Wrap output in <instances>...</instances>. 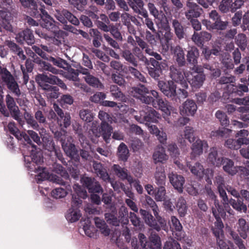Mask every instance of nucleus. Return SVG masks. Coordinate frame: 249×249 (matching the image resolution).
<instances>
[{"label":"nucleus","mask_w":249,"mask_h":249,"mask_svg":"<svg viewBox=\"0 0 249 249\" xmlns=\"http://www.w3.org/2000/svg\"><path fill=\"white\" fill-rule=\"evenodd\" d=\"M190 71L184 74L185 77L193 88H200L205 80V75L203 73V68L196 65L195 63H190Z\"/></svg>","instance_id":"nucleus-1"},{"label":"nucleus","mask_w":249,"mask_h":249,"mask_svg":"<svg viewBox=\"0 0 249 249\" xmlns=\"http://www.w3.org/2000/svg\"><path fill=\"white\" fill-rule=\"evenodd\" d=\"M136 120L140 123L152 122L157 123L158 119L160 118V115L154 109L145 107L143 109L140 111V117H136Z\"/></svg>","instance_id":"nucleus-2"},{"label":"nucleus","mask_w":249,"mask_h":249,"mask_svg":"<svg viewBox=\"0 0 249 249\" xmlns=\"http://www.w3.org/2000/svg\"><path fill=\"white\" fill-rule=\"evenodd\" d=\"M82 200L76 196H73L71 201V208L67 212L66 214L67 220L71 223L78 221L81 217L82 214L78 208L81 205Z\"/></svg>","instance_id":"nucleus-3"},{"label":"nucleus","mask_w":249,"mask_h":249,"mask_svg":"<svg viewBox=\"0 0 249 249\" xmlns=\"http://www.w3.org/2000/svg\"><path fill=\"white\" fill-rule=\"evenodd\" d=\"M183 65V63H175L170 66V77L173 80L181 84L183 88H187L188 84L186 82L184 76L186 73H183L180 67Z\"/></svg>","instance_id":"nucleus-4"},{"label":"nucleus","mask_w":249,"mask_h":249,"mask_svg":"<svg viewBox=\"0 0 249 249\" xmlns=\"http://www.w3.org/2000/svg\"><path fill=\"white\" fill-rule=\"evenodd\" d=\"M54 16L64 25L67 24L68 21L75 26H78L80 24V21L78 18L67 9L56 10Z\"/></svg>","instance_id":"nucleus-5"},{"label":"nucleus","mask_w":249,"mask_h":249,"mask_svg":"<svg viewBox=\"0 0 249 249\" xmlns=\"http://www.w3.org/2000/svg\"><path fill=\"white\" fill-rule=\"evenodd\" d=\"M187 166L191 170V173L199 178H201L204 175H206V180L208 183H211V178L213 176V171L209 168L204 170L203 166L199 162H196L194 165L191 166L187 164Z\"/></svg>","instance_id":"nucleus-6"},{"label":"nucleus","mask_w":249,"mask_h":249,"mask_svg":"<svg viewBox=\"0 0 249 249\" xmlns=\"http://www.w3.org/2000/svg\"><path fill=\"white\" fill-rule=\"evenodd\" d=\"M130 93L132 96L140 99L142 103L150 104L152 97L146 95L149 93V90L144 86L140 84L138 87L132 88Z\"/></svg>","instance_id":"nucleus-7"},{"label":"nucleus","mask_w":249,"mask_h":249,"mask_svg":"<svg viewBox=\"0 0 249 249\" xmlns=\"http://www.w3.org/2000/svg\"><path fill=\"white\" fill-rule=\"evenodd\" d=\"M6 106L10 112L12 117L17 120L19 124L22 126L24 124V121L21 118L20 110L16 105L14 98L9 95L6 96Z\"/></svg>","instance_id":"nucleus-8"},{"label":"nucleus","mask_w":249,"mask_h":249,"mask_svg":"<svg viewBox=\"0 0 249 249\" xmlns=\"http://www.w3.org/2000/svg\"><path fill=\"white\" fill-rule=\"evenodd\" d=\"M36 172L38 173L36 179L39 181L50 179L53 182L60 185H65L67 184L60 177L53 174H50L44 168L38 167Z\"/></svg>","instance_id":"nucleus-9"},{"label":"nucleus","mask_w":249,"mask_h":249,"mask_svg":"<svg viewBox=\"0 0 249 249\" xmlns=\"http://www.w3.org/2000/svg\"><path fill=\"white\" fill-rule=\"evenodd\" d=\"M208 147V144L206 141L197 139L191 145V159L195 160L198 157L202 154L203 150L207 149Z\"/></svg>","instance_id":"nucleus-10"},{"label":"nucleus","mask_w":249,"mask_h":249,"mask_svg":"<svg viewBox=\"0 0 249 249\" xmlns=\"http://www.w3.org/2000/svg\"><path fill=\"white\" fill-rule=\"evenodd\" d=\"M158 85L161 91L167 97L174 98L177 96V87L173 81L167 82L159 81Z\"/></svg>","instance_id":"nucleus-11"},{"label":"nucleus","mask_w":249,"mask_h":249,"mask_svg":"<svg viewBox=\"0 0 249 249\" xmlns=\"http://www.w3.org/2000/svg\"><path fill=\"white\" fill-rule=\"evenodd\" d=\"M16 39L21 44L26 43L28 45H32L35 42V38L33 31L28 28L19 32L16 35Z\"/></svg>","instance_id":"nucleus-12"},{"label":"nucleus","mask_w":249,"mask_h":249,"mask_svg":"<svg viewBox=\"0 0 249 249\" xmlns=\"http://www.w3.org/2000/svg\"><path fill=\"white\" fill-rule=\"evenodd\" d=\"M40 86L45 90V93L48 99H56L58 97V88L56 86H52L48 82L40 80L38 75L36 78Z\"/></svg>","instance_id":"nucleus-13"},{"label":"nucleus","mask_w":249,"mask_h":249,"mask_svg":"<svg viewBox=\"0 0 249 249\" xmlns=\"http://www.w3.org/2000/svg\"><path fill=\"white\" fill-rule=\"evenodd\" d=\"M197 109L196 102L191 99H187L179 107L180 114L182 116H194Z\"/></svg>","instance_id":"nucleus-14"},{"label":"nucleus","mask_w":249,"mask_h":249,"mask_svg":"<svg viewBox=\"0 0 249 249\" xmlns=\"http://www.w3.org/2000/svg\"><path fill=\"white\" fill-rule=\"evenodd\" d=\"M149 75L155 79H158L167 67V63H145Z\"/></svg>","instance_id":"nucleus-15"},{"label":"nucleus","mask_w":249,"mask_h":249,"mask_svg":"<svg viewBox=\"0 0 249 249\" xmlns=\"http://www.w3.org/2000/svg\"><path fill=\"white\" fill-rule=\"evenodd\" d=\"M186 6L189 9L185 12V15L188 19L199 17L203 12L202 9L196 3L187 1Z\"/></svg>","instance_id":"nucleus-16"},{"label":"nucleus","mask_w":249,"mask_h":249,"mask_svg":"<svg viewBox=\"0 0 249 249\" xmlns=\"http://www.w3.org/2000/svg\"><path fill=\"white\" fill-rule=\"evenodd\" d=\"M211 38V34L206 31H202L199 33L195 32L192 39L197 46L202 48L204 43L210 40Z\"/></svg>","instance_id":"nucleus-17"},{"label":"nucleus","mask_w":249,"mask_h":249,"mask_svg":"<svg viewBox=\"0 0 249 249\" xmlns=\"http://www.w3.org/2000/svg\"><path fill=\"white\" fill-rule=\"evenodd\" d=\"M186 139L190 143L194 142L195 140L193 128L189 126L185 127L184 134H179L177 137L178 142L183 146L186 145Z\"/></svg>","instance_id":"nucleus-18"},{"label":"nucleus","mask_w":249,"mask_h":249,"mask_svg":"<svg viewBox=\"0 0 249 249\" xmlns=\"http://www.w3.org/2000/svg\"><path fill=\"white\" fill-rule=\"evenodd\" d=\"M46 130L44 128L40 129L39 134L42 139L44 148L49 151H53L55 149V145L51 136L47 134Z\"/></svg>","instance_id":"nucleus-19"},{"label":"nucleus","mask_w":249,"mask_h":249,"mask_svg":"<svg viewBox=\"0 0 249 249\" xmlns=\"http://www.w3.org/2000/svg\"><path fill=\"white\" fill-rule=\"evenodd\" d=\"M224 158V157L218 156L217 148L213 147L210 149L207 161L209 164L219 167L222 165Z\"/></svg>","instance_id":"nucleus-20"},{"label":"nucleus","mask_w":249,"mask_h":249,"mask_svg":"<svg viewBox=\"0 0 249 249\" xmlns=\"http://www.w3.org/2000/svg\"><path fill=\"white\" fill-rule=\"evenodd\" d=\"M129 6L133 11L142 17L147 16V10L144 8V2L142 0H128Z\"/></svg>","instance_id":"nucleus-21"},{"label":"nucleus","mask_w":249,"mask_h":249,"mask_svg":"<svg viewBox=\"0 0 249 249\" xmlns=\"http://www.w3.org/2000/svg\"><path fill=\"white\" fill-rule=\"evenodd\" d=\"M168 178L170 182L174 188L177 189L180 193L182 192L183 186L185 182L184 178L181 175H178L173 172L169 174Z\"/></svg>","instance_id":"nucleus-22"},{"label":"nucleus","mask_w":249,"mask_h":249,"mask_svg":"<svg viewBox=\"0 0 249 249\" xmlns=\"http://www.w3.org/2000/svg\"><path fill=\"white\" fill-rule=\"evenodd\" d=\"M147 8L150 14L159 20V23H160L162 25L167 24V20L166 17L162 12H159L153 3L151 2H148L147 3Z\"/></svg>","instance_id":"nucleus-23"},{"label":"nucleus","mask_w":249,"mask_h":249,"mask_svg":"<svg viewBox=\"0 0 249 249\" xmlns=\"http://www.w3.org/2000/svg\"><path fill=\"white\" fill-rule=\"evenodd\" d=\"M140 213L146 224L158 231H160V227L151 213L146 210L142 209L140 210Z\"/></svg>","instance_id":"nucleus-24"},{"label":"nucleus","mask_w":249,"mask_h":249,"mask_svg":"<svg viewBox=\"0 0 249 249\" xmlns=\"http://www.w3.org/2000/svg\"><path fill=\"white\" fill-rule=\"evenodd\" d=\"M222 164L223 170L229 175L233 176L238 173V166H234V163L231 160L224 158Z\"/></svg>","instance_id":"nucleus-25"},{"label":"nucleus","mask_w":249,"mask_h":249,"mask_svg":"<svg viewBox=\"0 0 249 249\" xmlns=\"http://www.w3.org/2000/svg\"><path fill=\"white\" fill-rule=\"evenodd\" d=\"M92 166L95 173L98 177L105 181L110 180L109 176L107 170L101 163L93 161Z\"/></svg>","instance_id":"nucleus-26"},{"label":"nucleus","mask_w":249,"mask_h":249,"mask_svg":"<svg viewBox=\"0 0 249 249\" xmlns=\"http://www.w3.org/2000/svg\"><path fill=\"white\" fill-rule=\"evenodd\" d=\"M39 80L48 82V83L52 85H57L60 88L64 89H67V86L66 84L60 79L58 78L55 76H51L50 77L44 74L38 75Z\"/></svg>","instance_id":"nucleus-27"},{"label":"nucleus","mask_w":249,"mask_h":249,"mask_svg":"<svg viewBox=\"0 0 249 249\" xmlns=\"http://www.w3.org/2000/svg\"><path fill=\"white\" fill-rule=\"evenodd\" d=\"M71 142H66L65 143L63 142L62 145H61L62 147L68 156L71 159L74 158L75 157L76 159L79 160V157L77 155V150L76 149L75 145L71 143Z\"/></svg>","instance_id":"nucleus-28"},{"label":"nucleus","mask_w":249,"mask_h":249,"mask_svg":"<svg viewBox=\"0 0 249 249\" xmlns=\"http://www.w3.org/2000/svg\"><path fill=\"white\" fill-rule=\"evenodd\" d=\"M6 45L10 50L21 60H25L26 59V55L24 53L22 49L16 43L12 41H7Z\"/></svg>","instance_id":"nucleus-29"},{"label":"nucleus","mask_w":249,"mask_h":249,"mask_svg":"<svg viewBox=\"0 0 249 249\" xmlns=\"http://www.w3.org/2000/svg\"><path fill=\"white\" fill-rule=\"evenodd\" d=\"M236 228L240 236L244 239H246L249 231V224H247L246 220L243 218H239L236 223Z\"/></svg>","instance_id":"nucleus-30"},{"label":"nucleus","mask_w":249,"mask_h":249,"mask_svg":"<svg viewBox=\"0 0 249 249\" xmlns=\"http://www.w3.org/2000/svg\"><path fill=\"white\" fill-rule=\"evenodd\" d=\"M150 105H151L154 108L160 109L166 114H170L168 102L164 100L161 97L159 99H158L157 100H154V99L152 97V101Z\"/></svg>","instance_id":"nucleus-31"},{"label":"nucleus","mask_w":249,"mask_h":249,"mask_svg":"<svg viewBox=\"0 0 249 249\" xmlns=\"http://www.w3.org/2000/svg\"><path fill=\"white\" fill-rule=\"evenodd\" d=\"M172 25L174 28L175 33L179 39H181L186 36L185 29L182 25L181 22L177 19L172 20Z\"/></svg>","instance_id":"nucleus-32"},{"label":"nucleus","mask_w":249,"mask_h":249,"mask_svg":"<svg viewBox=\"0 0 249 249\" xmlns=\"http://www.w3.org/2000/svg\"><path fill=\"white\" fill-rule=\"evenodd\" d=\"M101 135L107 143H108L110 140V136L112 132L113 128L108 123L102 122L100 124Z\"/></svg>","instance_id":"nucleus-33"},{"label":"nucleus","mask_w":249,"mask_h":249,"mask_svg":"<svg viewBox=\"0 0 249 249\" xmlns=\"http://www.w3.org/2000/svg\"><path fill=\"white\" fill-rule=\"evenodd\" d=\"M168 158V156L165 154L164 149L162 147L156 148L153 155V160L155 163H163L167 160Z\"/></svg>","instance_id":"nucleus-34"},{"label":"nucleus","mask_w":249,"mask_h":249,"mask_svg":"<svg viewBox=\"0 0 249 249\" xmlns=\"http://www.w3.org/2000/svg\"><path fill=\"white\" fill-rule=\"evenodd\" d=\"M225 88H227L229 94L235 93L238 95H242L243 92L248 91V88L245 85L239 84L238 86H234L233 84H229Z\"/></svg>","instance_id":"nucleus-35"},{"label":"nucleus","mask_w":249,"mask_h":249,"mask_svg":"<svg viewBox=\"0 0 249 249\" xmlns=\"http://www.w3.org/2000/svg\"><path fill=\"white\" fill-rule=\"evenodd\" d=\"M112 170L116 176L122 180L126 179L128 181V178L132 177L128 174L127 169L122 168L118 164H114L112 166Z\"/></svg>","instance_id":"nucleus-36"},{"label":"nucleus","mask_w":249,"mask_h":249,"mask_svg":"<svg viewBox=\"0 0 249 249\" xmlns=\"http://www.w3.org/2000/svg\"><path fill=\"white\" fill-rule=\"evenodd\" d=\"M176 206L180 216H184L187 213L188 207L186 201L183 197L180 196L178 198L176 203Z\"/></svg>","instance_id":"nucleus-37"},{"label":"nucleus","mask_w":249,"mask_h":249,"mask_svg":"<svg viewBox=\"0 0 249 249\" xmlns=\"http://www.w3.org/2000/svg\"><path fill=\"white\" fill-rule=\"evenodd\" d=\"M117 156L119 160L125 161L129 157V150L124 142H121L117 149Z\"/></svg>","instance_id":"nucleus-38"},{"label":"nucleus","mask_w":249,"mask_h":249,"mask_svg":"<svg viewBox=\"0 0 249 249\" xmlns=\"http://www.w3.org/2000/svg\"><path fill=\"white\" fill-rule=\"evenodd\" d=\"M94 220L96 227L100 230L101 232L105 236L109 235L110 229L105 221L98 217L94 218Z\"/></svg>","instance_id":"nucleus-39"},{"label":"nucleus","mask_w":249,"mask_h":249,"mask_svg":"<svg viewBox=\"0 0 249 249\" xmlns=\"http://www.w3.org/2000/svg\"><path fill=\"white\" fill-rule=\"evenodd\" d=\"M112 209V213H105V219L108 224L114 226H119L121 221L115 215L116 213V208L113 207Z\"/></svg>","instance_id":"nucleus-40"},{"label":"nucleus","mask_w":249,"mask_h":249,"mask_svg":"<svg viewBox=\"0 0 249 249\" xmlns=\"http://www.w3.org/2000/svg\"><path fill=\"white\" fill-rule=\"evenodd\" d=\"M249 134V131L245 129L241 130L236 133V137H238L237 141L238 143L239 144V148L242 145H249V138H247Z\"/></svg>","instance_id":"nucleus-41"},{"label":"nucleus","mask_w":249,"mask_h":249,"mask_svg":"<svg viewBox=\"0 0 249 249\" xmlns=\"http://www.w3.org/2000/svg\"><path fill=\"white\" fill-rule=\"evenodd\" d=\"M156 183L160 186H162L165 184L166 180V176L163 168L161 166L156 168L155 174Z\"/></svg>","instance_id":"nucleus-42"},{"label":"nucleus","mask_w":249,"mask_h":249,"mask_svg":"<svg viewBox=\"0 0 249 249\" xmlns=\"http://www.w3.org/2000/svg\"><path fill=\"white\" fill-rule=\"evenodd\" d=\"M54 136L55 139L60 141L61 145L62 142H71L72 141V138L71 136L67 134L66 130L61 129L60 131H57L54 133Z\"/></svg>","instance_id":"nucleus-43"},{"label":"nucleus","mask_w":249,"mask_h":249,"mask_svg":"<svg viewBox=\"0 0 249 249\" xmlns=\"http://www.w3.org/2000/svg\"><path fill=\"white\" fill-rule=\"evenodd\" d=\"M32 16L36 18H40L41 19H44L45 18H49L50 16L48 14V12L45 9L44 5H40V7L38 8L37 5L36 7L32 10Z\"/></svg>","instance_id":"nucleus-44"},{"label":"nucleus","mask_w":249,"mask_h":249,"mask_svg":"<svg viewBox=\"0 0 249 249\" xmlns=\"http://www.w3.org/2000/svg\"><path fill=\"white\" fill-rule=\"evenodd\" d=\"M84 79L86 82L92 87L99 89H104L103 85L97 78L89 74L85 76Z\"/></svg>","instance_id":"nucleus-45"},{"label":"nucleus","mask_w":249,"mask_h":249,"mask_svg":"<svg viewBox=\"0 0 249 249\" xmlns=\"http://www.w3.org/2000/svg\"><path fill=\"white\" fill-rule=\"evenodd\" d=\"M24 117L27 124L29 125L33 129L36 130H40L39 125L37 123L36 119L34 118L33 116L27 111L24 113Z\"/></svg>","instance_id":"nucleus-46"},{"label":"nucleus","mask_w":249,"mask_h":249,"mask_svg":"<svg viewBox=\"0 0 249 249\" xmlns=\"http://www.w3.org/2000/svg\"><path fill=\"white\" fill-rule=\"evenodd\" d=\"M160 38V36L156 31V33H153V34L149 31H146L145 32V39L152 47L156 46Z\"/></svg>","instance_id":"nucleus-47"},{"label":"nucleus","mask_w":249,"mask_h":249,"mask_svg":"<svg viewBox=\"0 0 249 249\" xmlns=\"http://www.w3.org/2000/svg\"><path fill=\"white\" fill-rule=\"evenodd\" d=\"M230 203L231 205L236 210L239 212L243 211L246 213L247 210V208L246 205L240 200H236L232 198L229 200L228 204Z\"/></svg>","instance_id":"nucleus-48"},{"label":"nucleus","mask_w":249,"mask_h":249,"mask_svg":"<svg viewBox=\"0 0 249 249\" xmlns=\"http://www.w3.org/2000/svg\"><path fill=\"white\" fill-rule=\"evenodd\" d=\"M231 130V129L222 128L217 130L212 131L211 133V137L218 138H227L230 135Z\"/></svg>","instance_id":"nucleus-49"},{"label":"nucleus","mask_w":249,"mask_h":249,"mask_svg":"<svg viewBox=\"0 0 249 249\" xmlns=\"http://www.w3.org/2000/svg\"><path fill=\"white\" fill-rule=\"evenodd\" d=\"M174 58L177 62H185V53L183 49L179 46H176L174 49Z\"/></svg>","instance_id":"nucleus-50"},{"label":"nucleus","mask_w":249,"mask_h":249,"mask_svg":"<svg viewBox=\"0 0 249 249\" xmlns=\"http://www.w3.org/2000/svg\"><path fill=\"white\" fill-rule=\"evenodd\" d=\"M128 214L127 208L124 206H122L119 210L118 218L124 225H126L128 222Z\"/></svg>","instance_id":"nucleus-51"},{"label":"nucleus","mask_w":249,"mask_h":249,"mask_svg":"<svg viewBox=\"0 0 249 249\" xmlns=\"http://www.w3.org/2000/svg\"><path fill=\"white\" fill-rule=\"evenodd\" d=\"M32 49L35 52L36 54V53L38 54L44 60L52 61V62H58L53 57L50 56L46 53L43 52L42 49L40 48L39 47L36 46H33L32 47Z\"/></svg>","instance_id":"nucleus-52"},{"label":"nucleus","mask_w":249,"mask_h":249,"mask_svg":"<svg viewBox=\"0 0 249 249\" xmlns=\"http://www.w3.org/2000/svg\"><path fill=\"white\" fill-rule=\"evenodd\" d=\"M218 7L219 10L223 13L231 12L232 8V0H222Z\"/></svg>","instance_id":"nucleus-53"},{"label":"nucleus","mask_w":249,"mask_h":249,"mask_svg":"<svg viewBox=\"0 0 249 249\" xmlns=\"http://www.w3.org/2000/svg\"><path fill=\"white\" fill-rule=\"evenodd\" d=\"M199 55L198 50L196 48H192L188 51L187 60L188 62H197Z\"/></svg>","instance_id":"nucleus-54"},{"label":"nucleus","mask_w":249,"mask_h":249,"mask_svg":"<svg viewBox=\"0 0 249 249\" xmlns=\"http://www.w3.org/2000/svg\"><path fill=\"white\" fill-rule=\"evenodd\" d=\"M218 191L219 195L222 199L223 204H228L229 199L225 191L226 187L225 186V181L216 186Z\"/></svg>","instance_id":"nucleus-55"},{"label":"nucleus","mask_w":249,"mask_h":249,"mask_svg":"<svg viewBox=\"0 0 249 249\" xmlns=\"http://www.w3.org/2000/svg\"><path fill=\"white\" fill-rule=\"evenodd\" d=\"M79 116L84 121L90 122L92 121L93 115L91 111L88 109H83L79 111Z\"/></svg>","instance_id":"nucleus-56"},{"label":"nucleus","mask_w":249,"mask_h":249,"mask_svg":"<svg viewBox=\"0 0 249 249\" xmlns=\"http://www.w3.org/2000/svg\"><path fill=\"white\" fill-rule=\"evenodd\" d=\"M235 41L238 46L242 50H244L247 45V37L244 34H239L235 38Z\"/></svg>","instance_id":"nucleus-57"},{"label":"nucleus","mask_w":249,"mask_h":249,"mask_svg":"<svg viewBox=\"0 0 249 249\" xmlns=\"http://www.w3.org/2000/svg\"><path fill=\"white\" fill-rule=\"evenodd\" d=\"M163 249H181L179 244L172 238H169L165 242Z\"/></svg>","instance_id":"nucleus-58"},{"label":"nucleus","mask_w":249,"mask_h":249,"mask_svg":"<svg viewBox=\"0 0 249 249\" xmlns=\"http://www.w3.org/2000/svg\"><path fill=\"white\" fill-rule=\"evenodd\" d=\"M110 91L112 96L115 99L122 100L124 98V95L117 86L111 85Z\"/></svg>","instance_id":"nucleus-59"},{"label":"nucleus","mask_w":249,"mask_h":249,"mask_svg":"<svg viewBox=\"0 0 249 249\" xmlns=\"http://www.w3.org/2000/svg\"><path fill=\"white\" fill-rule=\"evenodd\" d=\"M71 117L69 113H65V115L58 119V123L60 126L67 128L71 125Z\"/></svg>","instance_id":"nucleus-60"},{"label":"nucleus","mask_w":249,"mask_h":249,"mask_svg":"<svg viewBox=\"0 0 249 249\" xmlns=\"http://www.w3.org/2000/svg\"><path fill=\"white\" fill-rule=\"evenodd\" d=\"M53 171L61 176L64 179L69 178V175L65 168L60 164H55L53 165Z\"/></svg>","instance_id":"nucleus-61"},{"label":"nucleus","mask_w":249,"mask_h":249,"mask_svg":"<svg viewBox=\"0 0 249 249\" xmlns=\"http://www.w3.org/2000/svg\"><path fill=\"white\" fill-rule=\"evenodd\" d=\"M73 189L76 193V195L73 194L76 196V198L85 199L87 197V192L85 190H83L80 185L77 184H74L73 186Z\"/></svg>","instance_id":"nucleus-62"},{"label":"nucleus","mask_w":249,"mask_h":249,"mask_svg":"<svg viewBox=\"0 0 249 249\" xmlns=\"http://www.w3.org/2000/svg\"><path fill=\"white\" fill-rule=\"evenodd\" d=\"M214 205L212 208V213L215 218H218L222 215L223 210L222 207L220 205L218 200H215Z\"/></svg>","instance_id":"nucleus-63"},{"label":"nucleus","mask_w":249,"mask_h":249,"mask_svg":"<svg viewBox=\"0 0 249 249\" xmlns=\"http://www.w3.org/2000/svg\"><path fill=\"white\" fill-rule=\"evenodd\" d=\"M69 2L78 10L83 11L87 4V0H68Z\"/></svg>","instance_id":"nucleus-64"}]
</instances>
